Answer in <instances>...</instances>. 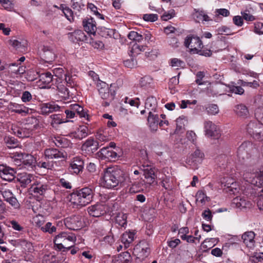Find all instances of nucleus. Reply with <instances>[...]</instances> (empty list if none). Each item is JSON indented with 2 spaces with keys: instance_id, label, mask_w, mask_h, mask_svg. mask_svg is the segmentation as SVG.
I'll return each mask as SVG.
<instances>
[{
  "instance_id": "20e7f679",
  "label": "nucleus",
  "mask_w": 263,
  "mask_h": 263,
  "mask_svg": "<svg viewBox=\"0 0 263 263\" xmlns=\"http://www.w3.org/2000/svg\"><path fill=\"white\" fill-rule=\"evenodd\" d=\"M184 45L190 49L193 54H198L205 57H210L212 51L209 49H203V44L200 38L193 35H187L184 41Z\"/></svg>"
},
{
  "instance_id": "4468645a",
  "label": "nucleus",
  "mask_w": 263,
  "mask_h": 263,
  "mask_svg": "<svg viewBox=\"0 0 263 263\" xmlns=\"http://www.w3.org/2000/svg\"><path fill=\"white\" fill-rule=\"evenodd\" d=\"M44 156L46 159H65L67 157L66 153L55 148H49L44 150Z\"/></svg>"
},
{
  "instance_id": "f03ea898",
  "label": "nucleus",
  "mask_w": 263,
  "mask_h": 263,
  "mask_svg": "<svg viewBox=\"0 0 263 263\" xmlns=\"http://www.w3.org/2000/svg\"><path fill=\"white\" fill-rule=\"evenodd\" d=\"M256 160L250 162L243 171V178L247 182L258 187L263 185V168L259 169L256 166Z\"/></svg>"
},
{
  "instance_id": "e2e57ef3",
  "label": "nucleus",
  "mask_w": 263,
  "mask_h": 263,
  "mask_svg": "<svg viewBox=\"0 0 263 263\" xmlns=\"http://www.w3.org/2000/svg\"><path fill=\"white\" fill-rule=\"evenodd\" d=\"M143 184V181H135L134 182L131 187L129 189L130 192H138L141 190V185Z\"/></svg>"
},
{
  "instance_id": "680f3d73",
  "label": "nucleus",
  "mask_w": 263,
  "mask_h": 263,
  "mask_svg": "<svg viewBox=\"0 0 263 263\" xmlns=\"http://www.w3.org/2000/svg\"><path fill=\"white\" fill-rule=\"evenodd\" d=\"M6 225L8 227H11L16 231H21L23 230V228L15 220H11L7 222Z\"/></svg>"
},
{
  "instance_id": "7c9ffc66",
  "label": "nucleus",
  "mask_w": 263,
  "mask_h": 263,
  "mask_svg": "<svg viewBox=\"0 0 263 263\" xmlns=\"http://www.w3.org/2000/svg\"><path fill=\"white\" fill-rule=\"evenodd\" d=\"M135 234L136 232L134 231H126L122 234L121 240L125 248H128L129 245L134 240Z\"/></svg>"
},
{
  "instance_id": "13d9d810",
  "label": "nucleus",
  "mask_w": 263,
  "mask_h": 263,
  "mask_svg": "<svg viewBox=\"0 0 263 263\" xmlns=\"http://www.w3.org/2000/svg\"><path fill=\"white\" fill-rule=\"evenodd\" d=\"M42 230L45 232H48L50 234H52L55 232L57 230V228L54 226H52V223L50 222H48L42 228Z\"/></svg>"
},
{
  "instance_id": "72a5a7b5",
  "label": "nucleus",
  "mask_w": 263,
  "mask_h": 263,
  "mask_svg": "<svg viewBox=\"0 0 263 263\" xmlns=\"http://www.w3.org/2000/svg\"><path fill=\"white\" fill-rule=\"evenodd\" d=\"M82 148L85 151H96L99 148V144L93 139L89 138L82 145Z\"/></svg>"
},
{
  "instance_id": "8fccbe9b",
  "label": "nucleus",
  "mask_w": 263,
  "mask_h": 263,
  "mask_svg": "<svg viewBox=\"0 0 263 263\" xmlns=\"http://www.w3.org/2000/svg\"><path fill=\"white\" fill-rule=\"evenodd\" d=\"M127 215L123 213H119L116 216V222L121 227H124L127 223Z\"/></svg>"
},
{
  "instance_id": "2eb2a0df",
  "label": "nucleus",
  "mask_w": 263,
  "mask_h": 263,
  "mask_svg": "<svg viewBox=\"0 0 263 263\" xmlns=\"http://www.w3.org/2000/svg\"><path fill=\"white\" fill-rule=\"evenodd\" d=\"M15 174L14 168L6 165L0 166V176L3 180L11 182L14 180Z\"/></svg>"
},
{
  "instance_id": "1a4fd4ad",
  "label": "nucleus",
  "mask_w": 263,
  "mask_h": 263,
  "mask_svg": "<svg viewBox=\"0 0 263 263\" xmlns=\"http://www.w3.org/2000/svg\"><path fill=\"white\" fill-rule=\"evenodd\" d=\"M97 87L99 95L102 99L104 100H107L109 101L114 99V94L110 92L108 85L105 82L101 81L97 82Z\"/></svg>"
},
{
  "instance_id": "9b49d317",
  "label": "nucleus",
  "mask_w": 263,
  "mask_h": 263,
  "mask_svg": "<svg viewBox=\"0 0 263 263\" xmlns=\"http://www.w3.org/2000/svg\"><path fill=\"white\" fill-rule=\"evenodd\" d=\"M143 175L146 180V183L151 185L155 181L157 170L151 164L145 163L143 165Z\"/></svg>"
},
{
  "instance_id": "ddd939ff",
  "label": "nucleus",
  "mask_w": 263,
  "mask_h": 263,
  "mask_svg": "<svg viewBox=\"0 0 263 263\" xmlns=\"http://www.w3.org/2000/svg\"><path fill=\"white\" fill-rule=\"evenodd\" d=\"M64 106H61L54 102L43 103L40 106V112L43 115H47L53 112L61 110Z\"/></svg>"
},
{
  "instance_id": "c9c22d12",
  "label": "nucleus",
  "mask_w": 263,
  "mask_h": 263,
  "mask_svg": "<svg viewBox=\"0 0 263 263\" xmlns=\"http://www.w3.org/2000/svg\"><path fill=\"white\" fill-rule=\"evenodd\" d=\"M131 256L128 252H124L114 259V263H130Z\"/></svg>"
},
{
  "instance_id": "f257e3e1",
  "label": "nucleus",
  "mask_w": 263,
  "mask_h": 263,
  "mask_svg": "<svg viewBox=\"0 0 263 263\" xmlns=\"http://www.w3.org/2000/svg\"><path fill=\"white\" fill-rule=\"evenodd\" d=\"M124 180V173L121 170L115 167H110L104 171L100 181L102 186L111 189L118 186Z\"/></svg>"
},
{
  "instance_id": "dca6fc26",
  "label": "nucleus",
  "mask_w": 263,
  "mask_h": 263,
  "mask_svg": "<svg viewBox=\"0 0 263 263\" xmlns=\"http://www.w3.org/2000/svg\"><path fill=\"white\" fill-rule=\"evenodd\" d=\"M263 129V124L258 121H251L247 126V130L248 134L251 136L254 139L258 138L259 132Z\"/></svg>"
},
{
  "instance_id": "aec40b11",
  "label": "nucleus",
  "mask_w": 263,
  "mask_h": 263,
  "mask_svg": "<svg viewBox=\"0 0 263 263\" xmlns=\"http://www.w3.org/2000/svg\"><path fill=\"white\" fill-rule=\"evenodd\" d=\"M83 167V160L81 158L76 157L71 160L69 167V170L71 173L78 174L82 171Z\"/></svg>"
},
{
  "instance_id": "774afa93",
  "label": "nucleus",
  "mask_w": 263,
  "mask_h": 263,
  "mask_svg": "<svg viewBox=\"0 0 263 263\" xmlns=\"http://www.w3.org/2000/svg\"><path fill=\"white\" fill-rule=\"evenodd\" d=\"M61 8L62 9L63 12L64 14L68 20H70V18L72 17V11L69 8L65 7L64 5H61Z\"/></svg>"
},
{
  "instance_id": "423d86ee",
  "label": "nucleus",
  "mask_w": 263,
  "mask_h": 263,
  "mask_svg": "<svg viewBox=\"0 0 263 263\" xmlns=\"http://www.w3.org/2000/svg\"><path fill=\"white\" fill-rule=\"evenodd\" d=\"M254 151V146L251 142L246 141L242 143L237 151V157L239 161L244 165H249L250 162L255 160L252 158V154Z\"/></svg>"
},
{
  "instance_id": "79ce46f5",
  "label": "nucleus",
  "mask_w": 263,
  "mask_h": 263,
  "mask_svg": "<svg viewBox=\"0 0 263 263\" xmlns=\"http://www.w3.org/2000/svg\"><path fill=\"white\" fill-rule=\"evenodd\" d=\"M100 153L103 157L110 160L116 159L118 156L117 153L112 149H109V147L108 146L101 148Z\"/></svg>"
},
{
  "instance_id": "c03bdc74",
  "label": "nucleus",
  "mask_w": 263,
  "mask_h": 263,
  "mask_svg": "<svg viewBox=\"0 0 263 263\" xmlns=\"http://www.w3.org/2000/svg\"><path fill=\"white\" fill-rule=\"evenodd\" d=\"M53 143L58 147H66L70 144L69 141L65 138L57 137L53 140Z\"/></svg>"
},
{
  "instance_id": "a878e982",
  "label": "nucleus",
  "mask_w": 263,
  "mask_h": 263,
  "mask_svg": "<svg viewBox=\"0 0 263 263\" xmlns=\"http://www.w3.org/2000/svg\"><path fill=\"white\" fill-rule=\"evenodd\" d=\"M41 51H42L41 55L46 62L50 63L55 60V54L50 47L43 46Z\"/></svg>"
},
{
  "instance_id": "5701e85b",
  "label": "nucleus",
  "mask_w": 263,
  "mask_h": 263,
  "mask_svg": "<svg viewBox=\"0 0 263 263\" xmlns=\"http://www.w3.org/2000/svg\"><path fill=\"white\" fill-rule=\"evenodd\" d=\"M64 222L67 228L70 230H78L81 226L80 217L78 216L67 217L64 219Z\"/></svg>"
},
{
  "instance_id": "cd10ccee",
  "label": "nucleus",
  "mask_w": 263,
  "mask_h": 263,
  "mask_svg": "<svg viewBox=\"0 0 263 263\" xmlns=\"http://www.w3.org/2000/svg\"><path fill=\"white\" fill-rule=\"evenodd\" d=\"M10 108L12 112L23 115H26L31 112V109L23 105L18 104L16 103H11L10 104Z\"/></svg>"
},
{
  "instance_id": "58836bf2",
  "label": "nucleus",
  "mask_w": 263,
  "mask_h": 263,
  "mask_svg": "<svg viewBox=\"0 0 263 263\" xmlns=\"http://www.w3.org/2000/svg\"><path fill=\"white\" fill-rule=\"evenodd\" d=\"M53 78L56 79L57 81H60L59 83H61V81L63 80L67 72L65 71L61 67L55 68L52 70Z\"/></svg>"
},
{
  "instance_id": "a19ab883",
  "label": "nucleus",
  "mask_w": 263,
  "mask_h": 263,
  "mask_svg": "<svg viewBox=\"0 0 263 263\" xmlns=\"http://www.w3.org/2000/svg\"><path fill=\"white\" fill-rule=\"evenodd\" d=\"M59 96L63 99L66 100L69 98L70 94L68 88L62 83H58L57 86Z\"/></svg>"
},
{
  "instance_id": "393cba45",
  "label": "nucleus",
  "mask_w": 263,
  "mask_h": 263,
  "mask_svg": "<svg viewBox=\"0 0 263 263\" xmlns=\"http://www.w3.org/2000/svg\"><path fill=\"white\" fill-rule=\"evenodd\" d=\"M70 105L71 109L73 110L75 115L77 114L81 118H84L87 121H90V117L87 113V110L84 109L83 107L77 103L72 104Z\"/></svg>"
},
{
  "instance_id": "f704fd0d",
  "label": "nucleus",
  "mask_w": 263,
  "mask_h": 263,
  "mask_svg": "<svg viewBox=\"0 0 263 263\" xmlns=\"http://www.w3.org/2000/svg\"><path fill=\"white\" fill-rule=\"evenodd\" d=\"M18 180L21 183V186L25 187L28 184L34 181V177L30 174L23 173L19 175Z\"/></svg>"
},
{
  "instance_id": "b1692460",
  "label": "nucleus",
  "mask_w": 263,
  "mask_h": 263,
  "mask_svg": "<svg viewBox=\"0 0 263 263\" xmlns=\"http://www.w3.org/2000/svg\"><path fill=\"white\" fill-rule=\"evenodd\" d=\"M69 40L73 43L84 42L86 40V35L81 30H77L67 34Z\"/></svg>"
},
{
  "instance_id": "7ed1b4c3",
  "label": "nucleus",
  "mask_w": 263,
  "mask_h": 263,
  "mask_svg": "<svg viewBox=\"0 0 263 263\" xmlns=\"http://www.w3.org/2000/svg\"><path fill=\"white\" fill-rule=\"evenodd\" d=\"M93 196V191L91 188L83 187L71 194L70 201L76 205L85 206L92 201Z\"/></svg>"
},
{
  "instance_id": "bf43d9fd",
  "label": "nucleus",
  "mask_w": 263,
  "mask_h": 263,
  "mask_svg": "<svg viewBox=\"0 0 263 263\" xmlns=\"http://www.w3.org/2000/svg\"><path fill=\"white\" fill-rule=\"evenodd\" d=\"M146 46L139 45L137 44H135L133 46L131 52L133 53L138 54L141 51H144L146 49Z\"/></svg>"
},
{
  "instance_id": "39448f33",
  "label": "nucleus",
  "mask_w": 263,
  "mask_h": 263,
  "mask_svg": "<svg viewBox=\"0 0 263 263\" xmlns=\"http://www.w3.org/2000/svg\"><path fill=\"white\" fill-rule=\"evenodd\" d=\"M76 239L75 234L62 232L55 236L53 242L59 250H62L63 249L69 250L74 246Z\"/></svg>"
},
{
  "instance_id": "4be33fe9",
  "label": "nucleus",
  "mask_w": 263,
  "mask_h": 263,
  "mask_svg": "<svg viewBox=\"0 0 263 263\" xmlns=\"http://www.w3.org/2000/svg\"><path fill=\"white\" fill-rule=\"evenodd\" d=\"M11 130L13 134L21 138H28L32 135V130L27 126L17 127L12 126Z\"/></svg>"
},
{
  "instance_id": "6ab92c4d",
  "label": "nucleus",
  "mask_w": 263,
  "mask_h": 263,
  "mask_svg": "<svg viewBox=\"0 0 263 263\" xmlns=\"http://www.w3.org/2000/svg\"><path fill=\"white\" fill-rule=\"evenodd\" d=\"M87 211L90 215L95 217H98L106 212V207L105 205L97 203L91 205L87 208Z\"/></svg>"
},
{
  "instance_id": "37998d69",
  "label": "nucleus",
  "mask_w": 263,
  "mask_h": 263,
  "mask_svg": "<svg viewBox=\"0 0 263 263\" xmlns=\"http://www.w3.org/2000/svg\"><path fill=\"white\" fill-rule=\"evenodd\" d=\"M157 106V102L156 98L151 96L147 98L145 103V107L152 111H155Z\"/></svg>"
},
{
  "instance_id": "e433bc0d",
  "label": "nucleus",
  "mask_w": 263,
  "mask_h": 263,
  "mask_svg": "<svg viewBox=\"0 0 263 263\" xmlns=\"http://www.w3.org/2000/svg\"><path fill=\"white\" fill-rule=\"evenodd\" d=\"M234 110L236 114L240 117L246 118L249 115L248 108L242 104L236 105Z\"/></svg>"
},
{
  "instance_id": "ea45409f",
  "label": "nucleus",
  "mask_w": 263,
  "mask_h": 263,
  "mask_svg": "<svg viewBox=\"0 0 263 263\" xmlns=\"http://www.w3.org/2000/svg\"><path fill=\"white\" fill-rule=\"evenodd\" d=\"M88 132V128L86 126H80L76 132L72 134V136L76 139L81 140L87 136Z\"/></svg>"
},
{
  "instance_id": "052dcab7",
  "label": "nucleus",
  "mask_w": 263,
  "mask_h": 263,
  "mask_svg": "<svg viewBox=\"0 0 263 263\" xmlns=\"http://www.w3.org/2000/svg\"><path fill=\"white\" fill-rule=\"evenodd\" d=\"M9 44L16 49H24L26 47V44H22V43L16 40H10Z\"/></svg>"
},
{
  "instance_id": "49530a36",
  "label": "nucleus",
  "mask_w": 263,
  "mask_h": 263,
  "mask_svg": "<svg viewBox=\"0 0 263 263\" xmlns=\"http://www.w3.org/2000/svg\"><path fill=\"white\" fill-rule=\"evenodd\" d=\"M53 79L54 78L50 72L42 73L40 76V81L45 84H49Z\"/></svg>"
},
{
  "instance_id": "473e14b6",
  "label": "nucleus",
  "mask_w": 263,
  "mask_h": 263,
  "mask_svg": "<svg viewBox=\"0 0 263 263\" xmlns=\"http://www.w3.org/2000/svg\"><path fill=\"white\" fill-rule=\"evenodd\" d=\"M17 157L22 158V168L31 167L34 163V158L31 155L21 154Z\"/></svg>"
},
{
  "instance_id": "0eeeda50",
  "label": "nucleus",
  "mask_w": 263,
  "mask_h": 263,
  "mask_svg": "<svg viewBox=\"0 0 263 263\" xmlns=\"http://www.w3.org/2000/svg\"><path fill=\"white\" fill-rule=\"evenodd\" d=\"M49 187L48 183L44 179H35L29 188V192L37 197L43 196Z\"/></svg>"
},
{
  "instance_id": "5fc2aeb1",
  "label": "nucleus",
  "mask_w": 263,
  "mask_h": 263,
  "mask_svg": "<svg viewBox=\"0 0 263 263\" xmlns=\"http://www.w3.org/2000/svg\"><path fill=\"white\" fill-rule=\"evenodd\" d=\"M95 232L100 236H103L106 234V226L104 225L102 223H98L96 226Z\"/></svg>"
},
{
  "instance_id": "9d476101",
  "label": "nucleus",
  "mask_w": 263,
  "mask_h": 263,
  "mask_svg": "<svg viewBox=\"0 0 263 263\" xmlns=\"http://www.w3.org/2000/svg\"><path fill=\"white\" fill-rule=\"evenodd\" d=\"M134 252L139 258L147 257L150 253V247L148 243L145 240L139 242L134 248Z\"/></svg>"
},
{
  "instance_id": "4c0bfd02",
  "label": "nucleus",
  "mask_w": 263,
  "mask_h": 263,
  "mask_svg": "<svg viewBox=\"0 0 263 263\" xmlns=\"http://www.w3.org/2000/svg\"><path fill=\"white\" fill-rule=\"evenodd\" d=\"M174 179L171 176H165L162 178L161 185L167 191H172L174 188Z\"/></svg>"
},
{
  "instance_id": "de8ad7c7",
  "label": "nucleus",
  "mask_w": 263,
  "mask_h": 263,
  "mask_svg": "<svg viewBox=\"0 0 263 263\" xmlns=\"http://www.w3.org/2000/svg\"><path fill=\"white\" fill-rule=\"evenodd\" d=\"M63 84H66V85L71 88H73L76 85V82L73 79V77L68 74V72L66 74L65 77L61 81V83Z\"/></svg>"
},
{
  "instance_id": "603ef678",
  "label": "nucleus",
  "mask_w": 263,
  "mask_h": 263,
  "mask_svg": "<svg viewBox=\"0 0 263 263\" xmlns=\"http://www.w3.org/2000/svg\"><path fill=\"white\" fill-rule=\"evenodd\" d=\"M196 197V200L200 202L201 203H204L206 201L210 200V198L202 191H199L197 192Z\"/></svg>"
},
{
  "instance_id": "f8f14e48",
  "label": "nucleus",
  "mask_w": 263,
  "mask_h": 263,
  "mask_svg": "<svg viewBox=\"0 0 263 263\" xmlns=\"http://www.w3.org/2000/svg\"><path fill=\"white\" fill-rule=\"evenodd\" d=\"M204 130L205 136L208 137L217 139L220 136L219 131L217 125L211 121H204Z\"/></svg>"
},
{
  "instance_id": "2f4dec72",
  "label": "nucleus",
  "mask_w": 263,
  "mask_h": 263,
  "mask_svg": "<svg viewBox=\"0 0 263 263\" xmlns=\"http://www.w3.org/2000/svg\"><path fill=\"white\" fill-rule=\"evenodd\" d=\"M4 143L9 148H14L17 147L20 143L14 137L10 135H6L3 139Z\"/></svg>"
},
{
  "instance_id": "c756f323",
  "label": "nucleus",
  "mask_w": 263,
  "mask_h": 263,
  "mask_svg": "<svg viewBox=\"0 0 263 263\" xmlns=\"http://www.w3.org/2000/svg\"><path fill=\"white\" fill-rule=\"evenodd\" d=\"M255 234L253 231H248L243 233L241 236L243 242L248 247L252 248L255 243Z\"/></svg>"
},
{
  "instance_id": "c85d7f7f",
  "label": "nucleus",
  "mask_w": 263,
  "mask_h": 263,
  "mask_svg": "<svg viewBox=\"0 0 263 263\" xmlns=\"http://www.w3.org/2000/svg\"><path fill=\"white\" fill-rule=\"evenodd\" d=\"M233 204L235 207L240 209L249 208L251 206V203L247 200L245 196H237L233 199Z\"/></svg>"
},
{
  "instance_id": "4d7b16f0",
  "label": "nucleus",
  "mask_w": 263,
  "mask_h": 263,
  "mask_svg": "<svg viewBox=\"0 0 263 263\" xmlns=\"http://www.w3.org/2000/svg\"><path fill=\"white\" fill-rule=\"evenodd\" d=\"M196 16L198 19V21H209L210 18L209 16L205 13L203 11H197L196 13Z\"/></svg>"
},
{
  "instance_id": "864d4df0",
  "label": "nucleus",
  "mask_w": 263,
  "mask_h": 263,
  "mask_svg": "<svg viewBox=\"0 0 263 263\" xmlns=\"http://www.w3.org/2000/svg\"><path fill=\"white\" fill-rule=\"evenodd\" d=\"M128 38L130 40L137 42H141L143 39V36L141 34H139L138 32L134 31L129 32L128 34Z\"/></svg>"
},
{
  "instance_id": "f3484780",
  "label": "nucleus",
  "mask_w": 263,
  "mask_h": 263,
  "mask_svg": "<svg viewBox=\"0 0 263 263\" xmlns=\"http://www.w3.org/2000/svg\"><path fill=\"white\" fill-rule=\"evenodd\" d=\"M263 129V124L258 121H251L247 126V130L248 134L251 136L254 139L258 138L259 132Z\"/></svg>"
},
{
  "instance_id": "412c9836",
  "label": "nucleus",
  "mask_w": 263,
  "mask_h": 263,
  "mask_svg": "<svg viewBox=\"0 0 263 263\" xmlns=\"http://www.w3.org/2000/svg\"><path fill=\"white\" fill-rule=\"evenodd\" d=\"M222 184L225 187L224 189L226 190L227 192L233 194H235L238 192V184L232 178H224L223 180L222 181Z\"/></svg>"
},
{
  "instance_id": "09e8293b",
  "label": "nucleus",
  "mask_w": 263,
  "mask_h": 263,
  "mask_svg": "<svg viewBox=\"0 0 263 263\" xmlns=\"http://www.w3.org/2000/svg\"><path fill=\"white\" fill-rule=\"evenodd\" d=\"M96 142L99 144V147L104 144L105 142L109 141V139L107 135L101 132H98L96 135Z\"/></svg>"
},
{
  "instance_id": "6e6552de",
  "label": "nucleus",
  "mask_w": 263,
  "mask_h": 263,
  "mask_svg": "<svg viewBox=\"0 0 263 263\" xmlns=\"http://www.w3.org/2000/svg\"><path fill=\"white\" fill-rule=\"evenodd\" d=\"M204 157V154L199 149H196L187 158L185 162L191 168L196 170L198 168V165L202 162Z\"/></svg>"
},
{
  "instance_id": "338daca9",
  "label": "nucleus",
  "mask_w": 263,
  "mask_h": 263,
  "mask_svg": "<svg viewBox=\"0 0 263 263\" xmlns=\"http://www.w3.org/2000/svg\"><path fill=\"white\" fill-rule=\"evenodd\" d=\"M21 100L24 103L30 102L32 100V96L28 91H25L22 93Z\"/></svg>"
},
{
  "instance_id": "6e6d98bb",
  "label": "nucleus",
  "mask_w": 263,
  "mask_h": 263,
  "mask_svg": "<svg viewBox=\"0 0 263 263\" xmlns=\"http://www.w3.org/2000/svg\"><path fill=\"white\" fill-rule=\"evenodd\" d=\"M148 123L158 124L159 123V118L157 114H154L152 111H150L148 113L147 118Z\"/></svg>"
},
{
  "instance_id": "0e129e2a",
  "label": "nucleus",
  "mask_w": 263,
  "mask_h": 263,
  "mask_svg": "<svg viewBox=\"0 0 263 263\" xmlns=\"http://www.w3.org/2000/svg\"><path fill=\"white\" fill-rule=\"evenodd\" d=\"M240 82L238 83L243 86H249L254 88H256L259 87V84L257 81H253L252 82H248L243 80H239Z\"/></svg>"
},
{
  "instance_id": "3c124183",
  "label": "nucleus",
  "mask_w": 263,
  "mask_h": 263,
  "mask_svg": "<svg viewBox=\"0 0 263 263\" xmlns=\"http://www.w3.org/2000/svg\"><path fill=\"white\" fill-rule=\"evenodd\" d=\"M206 112L209 115H216L219 112L218 106L215 104H210L205 106Z\"/></svg>"
},
{
  "instance_id": "a211bd4d",
  "label": "nucleus",
  "mask_w": 263,
  "mask_h": 263,
  "mask_svg": "<svg viewBox=\"0 0 263 263\" xmlns=\"http://www.w3.org/2000/svg\"><path fill=\"white\" fill-rule=\"evenodd\" d=\"M263 129V124L258 121H251L247 126V130L248 134L251 136L254 139L258 138L259 132Z\"/></svg>"
},
{
  "instance_id": "69168bd1",
  "label": "nucleus",
  "mask_w": 263,
  "mask_h": 263,
  "mask_svg": "<svg viewBox=\"0 0 263 263\" xmlns=\"http://www.w3.org/2000/svg\"><path fill=\"white\" fill-rule=\"evenodd\" d=\"M143 18L146 22H154L158 18V16L156 14H145L143 16Z\"/></svg>"
},
{
  "instance_id": "bb28decb",
  "label": "nucleus",
  "mask_w": 263,
  "mask_h": 263,
  "mask_svg": "<svg viewBox=\"0 0 263 263\" xmlns=\"http://www.w3.org/2000/svg\"><path fill=\"white\" fill-rule=\"evenodd\" d=\"M83 26L85 31L88 33L95 34L97 27L96 22L93 18L90 17L83 20Z\"/></svg>"
},
{
  "instance_id": "a18cd8bd",
  "label": "nucleus",
  "mask_w": 263,
  "mask_h": 263,
  "mask_svg": "<svg viewBox=\"0 0 263 263\" xmlns=\"http://www.w3.org/2000/svg\"><path fill=\"white\" fill-rule=\"evenodd\" d=\"M50 118L51 119L50 124L53 127L66 122L63 120L62 116L60 114L52 115L50 116Z\"/></svg>"
}]
</instances>
